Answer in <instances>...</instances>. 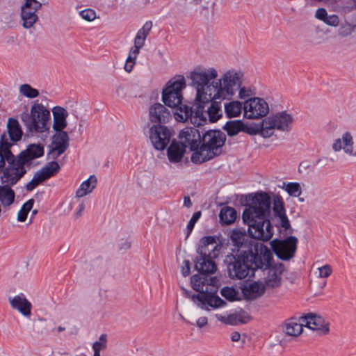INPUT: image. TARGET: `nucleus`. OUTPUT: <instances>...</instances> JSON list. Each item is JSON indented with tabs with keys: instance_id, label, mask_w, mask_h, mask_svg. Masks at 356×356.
Listing matches in <instances>:
<instances>
[{
	"instance_id": "f257e3e1",
	"label": "nucleus",
	"mask_w": 356,
	"mask_h": 356,
	"mask_svg": "<svg viewBox=\"0 0 356 356\" xmlns=\"http://www.w3.org/2000/svg\"><path fill=\"white\" fill-rule=\"evenodd\" d=\"M216 76V72L205 70L204 66L197 65L189 72L191 86L195 90L194 109H191L189 119L195 126H202L208 122L204 107L212 100H219L216 91L211 88V80Z\"/></svg>"
},
{
	"instance_id": "f03ea898",
	"label": "nucleus",
	"mask_w": 356,
	"mask_h": 356,
	"mask_svg": "<svg viewBox=\"0 0 356 356\" xmlns=\"http://www.w3.org/2000/svg\"><path fill=\"white\" fill-rule=\"evenodd\" d=\"M270 197L264 192L255 193L243 212L242 218L248 225L249 236L254 239L268 241L273 236V227L266 216L270 212Z\"/></svg>"
},
{
	"instance_id": "7ed1b4c3",
	"label": "nucleus",
	"mask_w": 356,
	"mask_h": 356,
	"mask_svg": "<svg viewBox=\"0 0 356 356\" xmlns=\"http://www.w3.org/2000/svg\"><path fill=\"white\" fill-rule=\"evenodd\" d=\"M205 70H212L216 74L215 79L211 80V89L216 91V97L220 101L232 99L238 92V97L241 99L250 98L254 95V90L249 86L243 85L244 73L234 69L228 70L219 76L215 67H205Z\"/></svg>"
},
{
	"instance_id": "20e7f679",
	"label": "nucleus",
	"mask_w": 356,
	"mask_h": 356,
	"mask_svg": "<svg viewBox=\"0 0 356 356\" xmlns=\"http://www.w3.org/2000/svg\"><path fill=\"white\" fill-rule=\"evenodd\" d=\"M270 250L264 244H261L259 253L248 254L245 252L234 256L229 254L226 257L227 273L233 280H243L250 274L253 275L257 268H262L272 260Z\"/></svg>"
},
{
	"instance_id": "39448f33",
	"label": "nucleus",
	"mask_w": 356,
	"mask_h": 356,
	"mask_svg": "<svg viewBox=\"0 0 356 356\" xmlns=\"http://www.w3.org/2000/svg\"><path fill=\"white\" fill-rule=\"evenodd\" d=\"M192 287L199 292L197 295H193L191 300L197 309L207 312L222 308L227 305V302L219 296L207 292L206 277L200 275H194L191 278Z\"/></svg>"
},
{
	"instance_id": "423d86ee",
	"label": "nucleus",
	"mask_w": 356,
	"mask_h": 356,
	"mask_svg": "<svg viewBox=\"0 0 356 356\" xmlns=\"http://www.w3.org/2000/svg\"><path fill=\"white\" fill-rule=\"evenodd\" d=\"M19 118L27 131L32 134H42L49 129L50 111L41 103H34L30 111L26 107Z\"/></svg>"
},
{
	"instance_id": "0eeeda50",
	"label": "nucleus",
	"mask_w": 356,
	"mask_h": 356,
	"mask_svg": "<svg viewBox=\"0 0 356 356\" xmlns=\"http://www.w3.org/2000/svg\"><path fill=\"white\" fill-rule=\"evenodd\" d=\"M293 122V115L286 112H277L265 118L261 122L260 134L264 138H269L274 134L275 130L289 132Z\"/></svg>"
},
{
	"instance_id": "6e6552de",
	"label": "nucleus",
	"mask_w": 356,
	"mask_h": 356,
	"mask_svg": "<svg viewBox=\"0 0 356 356\" xmlns=\"http://www.w3.org/2000/svg\"><path fill=\"white\" fill-rule=\"evenodd\" d=\"M186 81L183 76H177L168 81L162 92V99L169 107H177L183 99L182 91L186 88Z\"/></svg>"
},
{
	"instance_id": "1a4fd4ad",
	"label": "nucleus",
	"mask_w": 356,
	"mask_h": 356,
	"mask_svg": "<svg viewBox=\"0 0 356 356\" xmlns=\"http://www.w3.org/2000/svg\"><path fill=\"white\" fill-rule=\"evenodd\" d=\"M269 113L267 102L260 97H250L243 102V118L248 120H259Z\"/></svg>"
},
{
	"instance_id": "9d476101",
	"label": "nucleus",
	"mask_w": 356,
	"mask_h": 356,
	"mask_svg": "<svg viewBox=\"0 0 356 356\" xmlns=\"http://www.w3.org/2000/svg\"><path fill=\"white\" fill-rule=\"evenodd\" d=\"M298 238L293 236H288L284 240L275 239L270 242L273 252L283 261H288L295 256Z\"/></svg>"
},
{
	"instance_id": "9b49d317",
	"label": "nucleus",
	"mask_w": 356,
	"mask_h": 356,
	"mask_svg": "<svg viewBox=\"0 0 356 356\" xmlns=\"http://www.w3.org/2000/svg\"><path fill=\"white\" fill-rule=\"evenodd\" d=\"M354 145V133L350 131H346L341 134L340 137L333 140L332 149L334 152H343V153L349 158L356 159V148H355Z\"/></svg>"
},
{
	"instance_id": "f8f14e48",
	"label": "nucleus",
	"mask_w": 356,
	"mask_h": 356,
	"mask_svg": "<svg viewBox=\"0 0 356 356\" xmlns=\"http://www.w3.org/2000/svg\"><path fill=\"white\" fill-rule=\"evenodd\" d=\"M25 165L20 159L14 157L8 162L1 175V181L6 186L15 184L26 173Z\"/></svg>"
},
{
	"instance_id": "ddd939ff",
	"label": "nucleus",
	"mask_w": 356,
	"mask_h": 356,
	"mask_svg": "<svg viewBox=\"0 0 356 356\" xmlns=\"http://www.w3.org/2000/svg\"><path fill=\"white\" fill-rule=\"evenodd\" d=\"M270 261L268 265L262 268L264 273V284L266 289L278 288L282 284V276L284 270V266L282 264H275L270 265Z\"/></svg>"
},
{
	"instance_id": "4468645a",
	"label": "nucleus",
	"mask_w": 356,
	"mask_h": 356,
	"mask_svg": "<svg viewBox=\"0 0 356 356\" xmlns=\"http://www.w3.org/2000/svg\"><path fill=\"white\" fill-rule=\"evenodd\" d=\"M273 216V220L280 232H286L291 228L289 220L286 214L284 202L279 195H274L272 200Z\"/></svg>"
},
{
	"instance_id": "2eb2a0df",
	"label": "nucleus",
	"mask_w": 356,
	"mask_h": 356,
	"mask_svg": "<svg viewBox=\"0 0 356 356\" xmlns=\"http://www.w3.org/2000/svg\"><path fill=\"white\" fill-rule=\"evenodd\" d=\"M302 321L305 327L316 332L318 335H327L330 332V322L322 316L309 313L302 316Z\"/></svg>"
},
{
	"instance_id": "dca6fc26",
	"label": "nucleus",
	"mask_w": 356,
	"mask_h": 356,
	"mask_svg": "<svg viewBox=\"0 0 356 356\" xmlns=\"http://www.w3.org/2000/svg\"><path fill=\"white\" fill-rule=\"evenodd\" d=\"M218 238L214 236H204L201 238L197 248V253L200 257L217 258L221 251L222 244L218 241Z\"/></svg>"
},
{
	"instance_id": "f3484780",
	"label": "nucleus",
	"mask_w": 356,
	"mask_h": 356,
	"mask_svg": "<svg viewBox=\"0 0 356 356\" xmlns=\"http://www.w3.org/2000/svg\"><path fill=\"white\" fill-rule=\"evenodd\" d=\"M60 168L59 164L56 161L48 163L37 172L32 179L26 184V189L29 191H33L40 183L58 173Z\"/></svg>"
},
{
	"instance_id": "a211bd4d",
	"label": "nucleus",
	"mask_w": 356,
	"mask_h": 356,
	"mask_svg": "<svg viewBox=\"0 0 356 356\" xmlns=\"http://www.w3.org/2000/svg\"><path fill=\"white\" fill-rule=\"evenodd\" d=\"M171 133L163 125H154L149 129V138L155 149L163 150L170 143Z\"/></svg>"
},
{
	"instance_id": "6ab92c4d",
	"label": "nucleus",
	"mask_w": 356,
	"mask_h": 356,
	"mask_svg": "<svg viewBox=\"0 0 356 356\" xmlns=\"http://www.w3.org/2000/svg\"><path fill=\"white\" fill-rule=\"evenodd\" d=\"M52 138V142L49 146V155L53 159H56L64 153L69 146V136L66 131H56Z\"/></svg>"
},
{
	"instance_id": "aec40b11",
	"label": "nucleus",
	"mask_w": 356,
	"mask_h": 356,
	"mask_svg": "<svg viewBox=\"0 0 356 356\" xmlns=\"http://www.w3.org/2000/svg\"><path fill=\"white\" fill-rule=\"evenodd\" d=\"M179 138L181 144L185 148L188 147L191 151L197 149L201 142V136L199 131L193 127L183 129L179 134Z\"/></svg>"
},
{
	"instance_id": "412c9836",
	"label": "nucleus",
	"mask_w": 356,
	"mask_h": 356,
	"mask_svg": "<svg viewBox=\"0 0 356 356\" xmlns=\"http://www.w3.org/2000/svg\"><path fill=\"white\" fill-rule=\"evenodd\" d=\"M241 290L245 300H254L265 293L266 288L263 282L252 281L243 284Z\"/></svg>"
},
{
	"instance_id": "4be33fe9",
	"label": "nucleus",
	"mask_w": 356,
	"mask_h": 356,
	"mask_svg": "<svg viewBox=\"0 0 356 356\" xmlns=\"http://www.w3.org/2000/svg\"><path fill=\"white\" fill-rule=\"evenodd\" d=\"M149 118L152 122L165 124L170 120L171 114L164 105L155 103L149 108Z\"/></svg>"
},
{
	"instance_id": "5701e85b",
	"label": "nucleus",
	"mask_w": 356,
	"mask_h": 356,
	"mask_svg": "<svg viewBox=\"0 0 356 356\" xmlns=\"http://www.w3.org/2000/svg\"><path fill=\"white\" fill-rule=\"evenodd\" d=\"M202 140L205 145L216 152L224 145L225 136L220 131L210 130L203 135Z\"/></svg>"
},
{
	"instance_id": "b1692460",
	"label": "nucleus",
	"mask_w": 356,
	"mask_h": 356,
	"mask_svg": "<svg viewBox=\"0 0 356 356\" xmlns=\"http://www.w3.org/2000/svg\"><path fill=\"white\" fill-rule=\"evenodd\" d=\"M40 8H35L32 1H25L24 4L22 6L21 18L23 22L22 26L25 29H29L38 21V17L35 14L36 11Z\"/></svg>"
},
{
	"instance_id": "393cba45",
	"label": "nucleus",
	"mask_w": 356,
	"mask_h": 356,
	"mask_svg": "<svg viewBox=\"0 0 356 356\" xmlns=\"http://www.w3.org/2000/svg\"><path fill=\"white\" fill-rule=\"evenodd\" d=\"M8 301L13 309L18 311L25 317L29 318L31 316L32 305L24 295L9 297Z\"/></svg>"
},
{
	"instance_id": "a878e982",
	"label": "nucleus",
	"mask_w": 356,
	"mask_h": 356,
	"mask_svg": "<svg viewBox=\"0 0 356 356\" xmlns=\"http://www.w3.org/2000/svg\"><path fill=\"white\" fill-rule=\"evenodd\" d=\"M51 111L53 115V129L55 131H64L63 130L67 126V111L62 106H56L53 107Z\"/></svg>"
},
{
	"instance_id": "bb28decb",
	"label": "nucleus",
	"mask_w": 356,
	"mask_h": 356,
	"mask_svg": "<svg viewBox=\"0 0 356 356\" xmlns=\"http://www.w3.org/2000/svg\"><path fill=\"white\" fill-rule=\"evenodd\" d=\"M193 154L191 155V161L194 163H202L210 160L217 155L216 152L211 149L209 147L205 145L203 143L202 145H198L197 149L191 150Z\"/></svg>"
},
{
	"instance_id": "cd10ccee",
	"label": "nucleus",
	"mask_w": 356,
	"mask_h": 356,
	"mask_svg": "<svg viewBox=\"0 0 356 356\" xmlns=\"http://www.w3.org/2000/svg\"><path fill=\"white\" fill-rule=\"evenodd\" d=\"M97 184V178L94 175L82 181L75 192L76 201L79 202V199L91 194L96 188Z\"/></svg>"
},
{
	"instance_id": "c85d7f7f",
	"label": "nucleus",
	"mask_w": 356,
	"mask_h": 356,
	"mask_svg": "<svg viewBox=\"0 0 356 356\" xmlns=\"http://www.w3.org/2000/svg\"><path fill=\"white\" fill-rule=\"evenodd\" d=\"M152 27V22H147L138 31L134 39V46L130 51L132 52L134 56L138 55L140 49L144 46L146 38L148 35Z\"/></svg>"
},
{
	"instance_id": "c756f323",
	"label": "nucleus",
	"mask_w": 356,
	"mask_h": 356,
	"mask_svg": "<svg viewBox=\"0 0 356 356\" xmlns=\"http://www.w3.org/2000/svg\"><path fill=\"white\" fill-rule=\"evenodd\" d=\"M44 153L43 147L40 145H30L27 149L21 152L17 157L25 165L31 160L41 156Z\"/></svg>"
},
{
	"instance_id": "7c9ffc66",
	"label": "nucleus",
	"mask_w": 356,
	"mask_h": 356,
	"mask_svg": "<svg viewBox=\"0 0 356 356\" xmlns=\"http://www.w3.org/2000/svg\"><path fill=\"white\" fill-rule=\"evenodd\" d=\"M215 258L209 257H200L197 259L195 264V268L202 273L206 274H212L217 270V266L213 261Z\"/></svg>"
},
{
	"instance_id": "2f4dec72",
	"label": "nucleus",
	"mask_w": 356,
	"mask_h": 356,
	"mask_svg": "<svg viewBox=\"0 0 356 356\" xmlns=\"http://www.w3.org/2000/svg\"><path fill=\"white\" fill-rule=\"evenodd\" d=\"M12 143L8 140L6 135H2L0 141V172L5 166L6 161L10 162L13 158V154L10 150Z\"/></svg>"
},
{
	"instance_id": "473e14b6",
	"label": "nucleus",
	"mask_w": 356,
	"mask_h": 356,
	"mask_svg": "<svg viewBox=\"0 0 356 356\" xmlns=\"http://www.w3.org/2000/svg\"><path fill=\"white\" fill-rule=\"evenodd\" d=\"M185 152V147L176 142H172L168 148V157L170 162L178 163L182 159Z\"/></svg>"
},
{
	"instance_id": "72a5a7b5",
	"label": "nucleus",
	"mask_w": 356,
	"mask_h": 356,
	"mask_svg": "<svg viewBox=\"0 0 356 356\" xmlns=\"http://www.w3.org/2000/svg\"><path fill=\"white\" fill-rule=\"evenodd\" d=\"M300 322L295 320H289L284 323L283 330L286 334L291 337H298L302 332L305 325L302 321V316L299 319Z\"/></svg>"
},
{
	"instance_id": "f704fd0d",
	"label": "nucleus",
	"mask_w": 356,
	"mask_h": 356,
	"mask_svg": "<svg viewBox=\"0 0 356 356\" xmlns=\"http://www.w3.org/2000/svg\"><path fill=\"white\" fill-rule=\"evenodd\" d=\"M230 239L233 245L238 248H246L248 246V238L244 229H234L231 232Z\"/></svg>"
},
{
	"instance_id": "c9c22d12",
	"label": "nucleus",
	"mask_w": 356,
	"mask_h": 356,
	"mask_svg": "<svg viewBox=\"0 0 356 356\" xmlns=\"http://www.w3.org/2000/svg\"><path fill=\"white\" fill-rule=\"evenodd\" d=\"M7 130L9 138L12 142H17L21 139L22 131L17 120L12 118H8L7 122Z\"/></svg>"
},
{
	"instance_id": "e433bc0d",
	"label": "nucleus",
	"mask_w": 356,
	"mask_h": 356,
	"mask_svg": "<svg viewBox=\"0 0 356 356\" xmlns=\"http://www.w3.org/2000/svg\"><path fill=\"white\" fill-rule=\"evenodd\" d=\"M224 110L226 116L229 118H237L243 111V103L235 100L229 102L224 105Z\"/></svg>"
},
{
	"instance_id": "4c0bfd02",
	"label": "nucleus",
	"mask_w": 356,
	"mask_h": 356,
	"mask_svg": "<svg viewBox=\"0 0 356 356\" xmlns=\"http://www.w3.org/2000/svg\"><path fill=\"white\" fill-rule=\"evenodd\" d=\"M315 17L330 26L335 27L339 24V17L337 15H328L327 10L323 8H318L316 10Z\"/></svg>"
},
{
	"instance_id": "58836bf2",
	"label": "nucleus",
	"mask_w": 356,
	"mask_h": 356,
	"mask_svg": "<svg viewBox=\"0 0 356 356\" xmlns=\"http://www.w3.org/2000/svg\"><path fill=\"white\" fill-rule=\"evenodd\" d=\"M220 100H212L206 111L207 116H208V122H216L222 117V111Z\"/></svg>"
},
{
	"instance_id": "ea45409f",
	"label": "nucleus",
	"mask_w": 356,
	"mask_h": 356,
	"mask_svg": "<svg viewBox=\"0 0 356 356\" xmlns=\"http://www.w3.org/2000/svg\"><path fill=\"white\" fill-rule=\"evenodd\" d=\"M15 192L10 188V186L6 184L0 186V202L4 207H9L15 200Z\"/></svg>"
},
{
	"instance_id": "a19ab883",
	"label": "nucleus",
	"mask_w": 356,
	"mask_h": 356,
	"mask_svg": "<svg viewBox=\"0 0 356 356\" xmlns=\"http://www.w3.org/2000/svg\"><path fill=\"white\" fill-rule=\"evenodd\" d=\"M219 217L222 224L231 225L236 218V211L232 207H225L220 210Z\"/></svg>"
},
{
	"instance_id": "79ce46f5",
	"label": "nucleus",
	"mask_w": 356,
	"mask_h": 356,
	"mask_svg": "<svg viewBox=\"0 0 356 356\" xmlns=\"http://www.w3.org/2000/svg\"><path fill=\"white\" fill-rule=\"evenodd\" d=\"M154 175L147 171L142 172L138 176V184L144 188L149 189L154 185Z\"/></svg>"
},
{
	"instance_id": "37998d69",
	"label": "nucleus",
	"mask_w": 356,
	"mask_h": 356,
	"mask_svg": "<svg viewBox=\"0 0 356 356\" xmlns=\"http://www.w3.org/2000/svg\"><path fill=\"white\" fill-rule=\"evenodd\" d=\"M175 108L176 111L174 113V117L177 122H184L189 119L191 107L181 104Z\"/></svg>"
},
{
	"instance_id": "c03bdc74",
	"label": "nucleus",
	"mask_w": 356,
	"mask_h": 356,
	"mask_svg": "<svg viewBox=\"0 0 356 356\" xmlns=\"http://www.w3.org/2000/svg\"><path fill=\"white\" fill-rule=\"evenodd\" d=\"M192 321L191 325H196L198 328H202L207 325V317L202 315L198 309H194L190 314Z\"/></svg>"
},
{
	"instance_id": "a18cd8bd",
	"label": "nucleus",
	"mask_w": 356,
	"mask_h": 356,
	"mask_svg": "<svg viewBox=\"0 0 356 356\" xmlns=\"http://www.w3.org/2000/svg\"><path fill=\"white\" fill-rule=\"evenodd\" d=\"M235 312L234 313H216L214 314V317L217 321L224 323L225 325H236L238 324L237 318H236Z\"/></svg>"
},
{
	"instance_id": "49530a36",
	"label": "nucleus",
	"mask_w": 356,
	"mask_h": 356,
	"mask_svg": "<svg viewBox=\"0 0 356 356\" xmlns=\"http://www.w3.org/2000/svg\"><path fill=\"white\" fill-rule=\"evenodd\" d=\"M220 294L229 301L233 302L240 300L238 291L233 286H224L220 289Z\"/></svg>"
},
{
	"instance_id": "de8ad7c7",
	"label": "nucleus",
	"mask_w": 356,
	"mask_h": 356,
	"mask_svg": "<svg viewBox=\"0 0 356 356\" xmlns=\"http://www.w3.org/2000/svg\"><path fill=\"white\" fill-rule=\"evenodd\" d=\"M223 128L229 136H235L242 130L243 122L241 120L228 121Z\"/></svg>"
},
{
	"instance_id": "09e8293b",
	"label": "nucleus",
	"mask_w": 356,
	"mask_h": 356,
	"mask_svg": "<svg viewBox=\"0 0 356 356\" xmlns=\"http://www.w3.org/2000/svg\"><path fill=\"white\" fill-rule=\"evenodd\" d=\"M19 91L22 95L29 99H33L39 96V91L28 83L19 86Z\"/></svg>"
},
{
	"instance_id": "8fccbe9b",
	"label": "nucleus",
	"mask_w": 356,
	"mask_h": 356,
	"mask_svg": "<svg viewBox=\"0 0 356 356\" xmlns=\"http://www.w3.org/2000/svg\"><path fill=\"white\" fill-rule=\"evenodd\" d=\"M34 204L33 199L29 200L22 207L21 209L17 213V220L19 222H24L27 218L28 213L32 209Z\"/></svg>"
},
{
	"instance_id": "3c124183",
	"label": "nucleus",
	"mask_w": 356,
	"mask_h": 356,
	"mask_svg": "<svg viewBox=\"0 0 356 356\" xmlns=\"http://www.w3.org/2000/svg\"><path fill=\"white\" fill-rule=\"evenodd\" d=\"M286 191L289 195L297 197L302 193V188L298 183H288L285 186Z\"/></svg>"
},
{
	"instance_id": "603ef678",
	"label": "nucleus",
	"mask_w": 356,
	"mask_h": 356,
	"mask_svg": "<svg viewBox=\"0 0 356 356\" xmlns=\"http://www.w3.org/2000/svg\"><path fill=\"white\" fill-rule=\"evenodd\" d=\"M314 273L318 278H327L332 273V268L330 265L325 264L316 268Z\"/></svg>"
},
{
	"instance_id": "864d4df0",
	"label": "nucleus",
	"mask_w": 356,
	"mask_h": 356,
	"mask_svg": "<svg viewBox=\"0 0 356 356\" xmlns=\"http://www.w3.org/2000/svg\"><path fill=\"white\" fill-rule=\"evenodd\" d=\"M354 31V26L349 23H345L340 26L338 29V35L341 37L350 36Z\"/></svg>"
},
{
	"instance_id": "5fc2aeb1",
	"label": "nucleus",
	"mask_w": 356,
	"mask_h": 356,
	"mask_svg": "<svg viewBox=\"0 0 356 356\" xmlns=\"http://www.w3.org/2000/svg\"><path fill=\"white\" fill-rule=\"evenodd\" d=\"M76 204H78V208L76 209L74 215H75V217L76 218H78L82 215V213L86 208V204H85L84 201L81 200L80 199H79V202H76V197H74V199L70 203V209H72L73 206Z\"/></svg>"
},
{
	"instance_id": "6e6d98bb",
	"label": "nucleus",
	"mask_w": 356,
	"mask_h": 356,
	"mask_svg": "<svg viewBox=\"0 0 356 356\" xmlns=\"http://www.w3.org/2000/svg\"><path fill=\"white\" fill-rule=\"evenodd\" d=\"M106 335L103 334L100 336L99 341L93 343L92 348L94 351H98L100 353L102 350H104L106 347Z\"/></svg>"
},
{
	"instance_id": "4d7b16f0",
	"label": "nucleus",
	"mask_w": 356,
	"mask_h": 356,
	"mask_svg": "<svg viewBox=\"0 0 356 356\" xmlns=\"http://www.w3.org/2000/svg\"><path fill=\"white\" fill-rule=\"evenodd\" d=\"M201 211H197L195 213H193L192 218H191V220H189L187 226H186V229H187V235H189L191 234V232H192L195 223L197 222V221L200 219V218L201 217Z\"/></svg>"
},
{
	"instance_id": "13d9d810",
	"label": "nucleus",
	"mask_w": 356,
	"mask_h": 356,
	"mask_svg": "<svg viewBox=\"0 0 356 356\" xmlns=\"http://www.w3.org/2000/svg\"><path fill=\"white\" fill-rule=\"evenodd\" d=\"M137 56L138 55L134 56L131 51L129 52V54L127 58L126 63L124 67L125 71H127V72H130L132 70L135 65V60L136 59Z\"/></svg>"
},
{
	"instance_id": "bf43d9fd",
	"label": "nucleus",
	"mask_w": 356,
	"mask_h": 356,
	"mask_svg": "<svg viewBox=\"0 0 356 356\" xmlns=\"http://www.w3.org/2000/svg\"><path fill=\"white\" fill-rule=\"evenodd\" d=\"M80 15L86 21L91 22L96 18V13L92 9H85L80 12Z\"/></svg>"
},
{
	"instance_id": "052dcab7",
	"label": "nucleus",
	"mask_w": 356,
	"mask_h": 356,
	"mask_svg": "<svg viewBox=\"0 0 356 356\" xmlns=\"http://www.w3.org/2000/svg\"><path fill=\"white\" fill-rule=\"evenodd\" d=\"M238 324H243L247 323L250 320V317L248 314L244 311L235 312Z\"/></svg>"
},
{
	"instance_id": "680f3d73",
	"label": "nucleus",
	"mask_w": 356,
	"mask_h": 356,
	"mask_svg": "<svg viewBox=\"0 0 356 356\" xmlns=\"http://www.w3.org/2000/svg\"><path fill=\"white\" fill-rule=\"evenodd\" d=\"M191 273V265L188 260H184L181 266V273L184 277L188 276Z\"/></svg>"
},
{
	"instance_id": "e2e57ef3",
	"label": "nucleus",
	"mask_w": 356,
	"mask_h": 356,
	"mask_svg": "<svg viewBox=\"0 0 356 356\" xmlns=\"http://www.w3.org/2000/svg\"><path fill=\"white\" fill-rule=\"evenodd\" d=\"M241 339V334L239 332H233L232 334H231V339L232 341L234 342H237L240 340Z\"/></svg>"
},
{
	"instance_id": "0e129e2a",
	"label": "nucleus",
	"mask_w": 356,
	"mask_h": 356,
	"mask_svg": "<svg viewBox=\"0 0 356 356\" xmlns=\"http://www.w3.org/2000/svg\"><path fill=\"white\" fill-rule=\"evenodd\" d=\"M184 205L186 207H191L192 206V202L189 197H185L184 199Z\"/></svg>"
},
{
	"instance_id": "69168bd1",
	"label": "nucleus",
	"mask_w": 356,
	"mask_h": 356,
	"mask_svg": "<svg viewBox=\"0 0 356 356\" xmlns=\"http://www.w3.org/2000/svg\"><path fill=\"white\" fill-rule=\"evenodd\" d=\"M63 330H65V327H61V326H59V327H58V332H61V331H63Z\"/></svg>"
},
{
	"instance_id": "338daca9",
	"label": "nucleus",
	"mask_w": 356,
	"mask_h": 356,
	"mask_svg": "<svg viewBox=\"0 0 356 356\" xmlns=\"http://www.w3.org/2000/svg\"><path fill=\"white\" fill-rule=\"evenodd\" d=\"M93 356H100V353H99L98 351H94Z\"/></svg>"
},
{
	"instance_id": "774afa93",
	"label": "nucleus",
	"mask_w": 356,
	"mask_h": 356,
	"mask_svg": "<svg viewBox=\"0 0 356 356\" xmlns=\"http://www.w3.org/2000/svg\"><path fill=\"white\" fill-rule=\"evenodd\" d=\"M37 213V210H33L32 212V216H34Z\"/></svg>"
}]
</instances>
